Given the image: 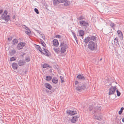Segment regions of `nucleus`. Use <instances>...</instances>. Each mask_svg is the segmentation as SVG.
I'll use <instances>...</instances> for the list:
<instances>
[{"instance_id":"1","label":"nucleus","mask_w":124,"mask_h":124,"mask_svg":"<svg viewBox=\"0 0 124 124\" xmlns=\"http://www.w3.org/2000/svg\"><path fill=\"white\" fill-rule=\"evenodd\" d=\"M59 47L61 48V53L63 54L66 52L68 46L65 41H62L61 42Z\"/></svg>"},{"instance_id":"2","label":"nucleus","mask_w":124,"mask_h":124,"mask_svg":"<svg viewBox=\"0 0 124 124\" xmlns=\"http://www.w3.org/2000/svg\"><path fill=\"white\" fill-rule=\"evenodd\" d=\"M88 48L92 51L97 50V45L96 43H95L92 41H90L89 43Z\"/></svg>"},{"instance_id":"3","label":"nucleus","mask_w":124,"mask_h":124,"mask_svg":"<svg viewBox=\"0 0 124 124\" xmlns=\"http://www.w3.org/2000/svg\"><path fill=\"white\" fill-rule=\"evenodd\" d=\"M8 12L7 10H5L1 15V19L4 20L6 22H8L10 20V17L9 15H7Z\"/></svg>"},{"instance_id":"4","label":"nucleus","mask_w":124,"mask_h":124,"mask_svg":"<svg viewBox=\"0 0 124 124\" xmlns=\"http://www.w3.org/2000/svg\"><path fill=\"white\" fill-rule=\"evenodd\" d=\"M86 87V86L85 84H83L82 85H79L78 86L76 87V89L77 91L80 92L83 90H84Z\"/></svg>"},{"instance_id":"5","label":"nucleus","mask_w":124,"mask_h":124,"mask_svg":"<svg viewBox=\"0 0 124 124\" xmlns=\"http://www.w3.org/2000/svg\"><path fill=\"white\" fill-rule=\"evenodd\" d=\"M81 26H83L85 28L89 26V24L87 22L85 21L81 20L79 22Z\"/></svg>"},{"instance_id":"6","label":"nucleus","mask_w":124,"mask_h":124,"mask_svg":"<svg viewBox=\"0 0 124 124\" xmlns=\"http://www.w3.org/2000/svg\"><path fill=\"white\" fill-rule=\"evenodd\" d=\"M26 43L24 42H21L19 43L17 45L16 48L18 50L22 49L25 46Z\"/></svg>"},{"instance_id":"7","label":"nucleus","mask_w":124,"mask_h":124,"mask_svg":"<svg viewBox=\"0 0 124 124\" xmlns=\"http://www.w3.org/2000/svg\"><path fill=\"white\" fill-rule=\"evenodd\" d=\"M116 89L117 88L116 86H111L109 89L108 93L109 95H110L114 94L115 92Z\"/></svg>"},{"instance_id":"8","label":"nucleus","mask_w":124,"mask_h":124,"mask_svg":"<svg viewBox=\"0 0 124 124\" xmlns=\"http://www.w3.org/2000/svg\"><path fill=\"white\" fill-rule=\"evenodd\" d=\"M66 112L68 114L70 115H73L77 114V111L74 110L73 111L70 110H67Z\"/></svg>"},{"instance_id":"9","label":"nucleus","mask_w":124,"mask_h":124,"mask_svg":"<svg viewBox=\"0 0 124 124\" xmlns=\"http://www.w3.org/2000/svg\"><path fill=\"white\" fill-rule=\"evenodd\" d=\"M101 106H98L95 107L93 109V114H94V113H96V112H98V110H101Z\"/></svg>"},{"instance_id":"10","label":"nucleus","mask_w":124,"mask_h":124,"mask_svg":"<svg viewBox=\"0 0 124 124\" xmlns=\"http://www.w3.org/2000/svg\"><path fill=\"white\" fill-rule=\"evenodd\" d=\"M79 117L78 116H73L71 119V122L72 123H75L76 121H77L78 118Z\"/></svg>"},{"instance_id":"11","label":"nucleus","mask_w":124,"mask_h":124,"mask_svg":"<svg viewBox=\"0 0 124 124\" xmlns=\"http://www.w3.org/2000/svg\"><path fill=\"white\" fill-rule=\"evenodd\" d=\"M25 63V61L24 60H20L18 62V64L19 66H22L24 65Z\"/></svg>"},{"instance_id":"12","label":"nucleus","mask_w":124,"mask_h":124,"mask_svg":"<svg viewBox=\"0 0 124 124\" xmlns=\"http://www.w3.org/2000/svg\"><path fill=\"white\" fill-rule=\"evenodd\" d=\"M44 85L49 90H51L52 88V86L50 84L47 83H45L44 84Z\"/></svg>"},{"instance_id":"13","label":"nucleus","mask_w":124,"mask_h":124,"mask_svg":"<svg viewBox=\"0 0 124 124\" xmlns=\"http://www.w3.org/2000/svg\"><path fill=\"white\" fill-rule=\"evenodd\" d=\"M118 37H120L121 39H123V35L122 32L118 30L117 31Z\"/></svg>"},{"instance_id":"14","label":"nucleus","mask_w":124,"mask_h":124,"mask_svg":"<svg viewBox=\"0 0 124 124\" xmlns=\"http://www.w3.org/2000/svg\"><path fill=\"white\" fill-rule=\"evenodd\" d=\"M53 45L56 47L57 46L59 45V43L58 40L56 39H54L53 41Z\"/></svg>"},{"instance_id":"15","label":"nucleus","mask_w":124,"mask_h":124,"mask_svg":"<svg viewBox=\"0 0 124 124\" xmlns=\"http://www.w3.org/2000/svg\"><path fill=\"white\" fill-rule=\"evenodd\" d=\"M77 78L79 79L84 80L85 78L82 75L79 74L77 77Z\"/></svg>"},{"instance_id":"16","label":"nucleus","mask_w":124,"mask_h":124,"mask_svg":"<svg viewBox=\"0 0 124 124\" xmlns=\"http://www.w3.org/2000/svg\"><path fill=\"white\" fill-rule=\"evenodd\" d=\"M12 66L14 70H16L18 68V66L16 63L14 62L12 64Z\"/></svg>"},{"instance_id":"17","label":"nucleus","mask_w":124,"mask_h":124,"mask_svg":"<svg viewBox=\"0 0 124 124\" xmlns=\"http://www.w3.org/2000/svg\"><path fill=\"white\" fill-rule=\"evenodd\" d=\"M78 32L80 36H83L84 34V31L83 30H79L78 31Z\"/></svg>"},{"instance_id":"18","label":"nucleus","mask_w":124,"mask_h":124,"mask_svg":"<svg viewBox=\"0 0 124 124\" xmlns=\"http://www.w3.org/2000/svg\"><path fill=\"white\" fill-rule=\"evenodd\" d=\"M90 40V38L88 36L85 38L84 42L86 44H87Z\"/></svg>"},{"instance_id":"19","label":"nucleus","mask_w":124,"mask_h":124,"mask_svg":"<svg viewBox=\"0 0 124 124\" xmlns=\"http://www.w3.org/2000/svg\"><path fill=\"white\" fill-rule=\"evenodd\" d=\"M18 40L16 39H14L12 41V44L13 45L17 44L18 43Z\"/></svg>"},{"instance_id":"20","label":"nucleus","mask_w":124,"mask_h":124,"mask_svg":"<svg viewBox=\"0 0 124 124\" xmlns=\"http://www.w3.org/2000/svg\"><path fill=\"white\" fill-rule=\"evenodd\" d=\"M52 82L55 84H56L58 82V80L56 78H53L52 79Z\"/></svg>"},{"instance_id":"21","label":"nucleus","mask_w":124,"mask_h":124,"mask_svg":"<svg viewBox=\"0 0 124 124\" xmlns=\"http://www.w3.org/2000/svg\"><path fill=\"white\" fill-rule=\"evenodd\" d=\"M42 54H43L44 55L48 57L50 56L51 54L50 52L48 51H46V52H45V53L43 52Z\"/></svg>"},{"instance_id":"22","label":"nucleus","mask_w":124,"mask_h":124,"mask_svg":"<svg viewBox=\"0 0 124 124\" xmlns=\"http://www.w3.org/2000/svg\"><path fill=\"white\" fill-rule=\"evenodd\" d=\"M47 67H48L50 68H52V67L51 66H49L48 64L46 63H45L43 66V68H46Z\"/></svg>"},{"instance_id":"23","label":"nucleus","mask_w":124,"mask_h":124,"mask_svg":"<svg viewBox=\"0 0 124 124\" xmlns=\"http://www.w3.org/2000/svg\"><path fill=\"white\" fill-rule=\"evenodd\" d=\"M118 38L117 37H116L114 39V42L115 43V45H116L117 46V44L119 45L118 43Z\"/></svg>"},{"instance_id":"24","label":"nucleus","mask_w":124,"mask_h":124,"mask_svg":"<svg viewBox=\"0 0 124 124\" xmlns=\"http://www.w3.org/2000/svg\"><path fill=\"white\" fill-rule=\"evenodd\" d=\"M16 51L14 50L10 51L9 52V54L10 55H14L16 53Z\"/></svg>"},{"instance_id":"25","label":"nucleus","mask_w":124,"mask_h":124,"mask_svg":"<svg viewBox=\"0 0 124 124\" xmlns=\"http://www.w3.org/2000/svg\"><path fill=\"white\" fill-rule=\"evenodd\" d=\"M40 43L44 47H46V44L45 43L44 41L41 39H40Z\"/></svg>"},{"instance_id":"26","label":"nucleus","mask_w":124,"mask_h":124,"mask_svg":"<svg viewBox=\"0 0 124 124\" xmlns=\"http://www.w3.org/2000/svg\"><path fill=\"white\" fill-rule=\"evenodd\" d=\"M90 38V40H93V41L95 40L96 38L97 37L94 36H92L89 37Z\"/></svg>"},{"instance_id":"27","label":"nucleus","mask_w":124,"mask_h":124,"mask_svg":"<svg viewBox=\"0 0 124 124\" xmlns=\"http://www.w3.org/2000/svg\"><path fill=\"white\" fill-rule=\"evenodd\" d=\"M25 61L28 62L30 61V58L29 56L28 55L25 57Z\"/></svg>"},{"instance_id":"28","label":"nucleus","mask_w":124,"mask_h":124,"mask_svg":"<svg viewBox=\"0 0 124 124\" xmlns=\"http://www.w3.org/2000/svg\"><path fill=\"white\" fill-rule=\"evenodd\" d=\"M54 5L56 6L59 2V0H53V1Z\"/></svg>"},{"instance_id":"29","label":"nucleus","mask_w":124,"mask_h":124,"mask_svg":"<svg viewBox=\"0 0 124 124\" xmlns=\"http://www.w3.org/2000/svg\"><path fill=\"white\" fill-rule=\"evenodd\" d=\"M52 79V77L51 76H47L46 78V80L47 81H50Z\"/></svg>"},{"instance_id":"30","label":"nucleus","mask_w":124,"mask_h":124,"mask_svg":"<svg viewBox=\"0 0 124 124\" xmlns=\"http://www.w3.org/2000/svg\"><path fill=\"white\" fill-rule=\"evenodd\" d=\"M110 26L112 28L114 29L115 28V25L113 23H111L110 24Z\"/></svg>"},{"instance_id":"31","label":"nucleus","mask_w":124,"mask_h":124,"mask_svg":"<svg viewBox=\"0 0 124 124\" xmlns=\"http://www.w3.org/2000/svg\"><path fill=\"white\" fill-rule=\"evenodd\" d=\"M16 59V57H11L10 58V60L11 61H15Z\"/></svg>"},{"instance_id":"32","label":"nucleus","mask_w":124,"mask_h":124,"mask_svg":"<svg viewBox=\"0 0 124 124\" xmlns=\"http://www.w3.org/2000/svg\"><path fill=\"white\" fill-rule=\"evenodd\" d=\"M95 118L96 119L98 120H101L102 119V118L100 116H95Z\"/></svg>"},{"instance_id":"33","label":"nucleus","mask_w":124,"mask_h":124,"mask_svg":"<svg viewBox=\"0 0 124 124\" xmlns=\"http://www.w3.org/2000/svg\"><path fill=\"white\" fill-rule=\"evenodd\" d=\"M116 92L117 93V95L118 96H119L121 94V93L120 92L118 91V89H117V90H116Z\"/></svg>"},{"instance_id":"34","label":"nucleus","mask_w":124,"mask_h":124,"mask_svg":"<svg viewBox=\"0 0 124 124\" xmlns=\"http://www.w3.org/2000/svg\"><path fill=\"white\" fill-rule=\"evenodd\" d=\"M84 19V17L82 16H80L78 18H77V19L78 20H82Z\"/></svg>"},{"instance_id":"35","label":"nucleus","mask_w":124,"mask_h":124,"mask_svg":"<svg viewBox=\"0 0 124 124\" xmlns=\"http://www.w3.org/2000/svg\"><path fill=\"white\" fill-rule=\"evenodd\" d=\"M60 78L61 80V83H63L64 82V78H63V77L61 76H60Z\"/></svg>"},{"instance_id":"36","label":"nucleus","mask_w":124,"mask_h":124,"mask_svg":"<svg viewBox=\"0 0 124 124\" xmlns=\"http://www.w3.org/2000/svg\"><path fill=\"white\" fill-rule=\"evenodd\" d=\"M34 10L35 11L37 14H39V12L38 9L37 8H35L34 9Z\"/></svg>"},{"instance_id":"37","label":"nucleus","mask_w":124,"mask_h":124,"mask_svg":"<svg viewBox=\"0 0 124 124\" xmlns=\"http://www.w3.org/2000/svg\"><path fill=\"white\" fill-rule=\"evenodd\" d=\"M67 0H59V2L60 3H63L66 2Z\"/></svg>"},{"instance_id":"38","label":"nucleus","mask_w":124,"mask_h":124,"mask_svg":"<svg viewBox=\"0 0 124 124\" xmlns=\"http://www.w3.org/2000/svg\"><path fill=\"white\" fill-rule=\"evenodd\" d=\"M55 37L57 38L61 39L62 38V36L59 35H57L55 36Z\"/></svg>"},{"instance_id":"39","label":"nucleus","mask_w":124,"mask_h":124,"mask_svg":"<svg viewBox=\"0 0 124 124\" xmlns=\"http://www.w3.org/2000/svg\"><path fill=\"white\" fill-rule=\"evenodd\" d=\"M93 108V106H90L89 107V110L91 111L92 110Z\"/></svg>"},{"instance_id":"40","label":"nucleus","mask_w":124,"mask_h":124,"mask_svg":"<svg viewBox=\"0 0 124 124\" xmlns=\"http://www.w3.org/2000/svg\"><path fill=\"white\" fill-rule=\"evenodd\" d=\"M12 37L11 36L9 38H8V41H10L12 40Z\"/></svg>"},{"instance_id":"41","label":"nucleus","mask_w":124,"mask_h":124,"mask_svg":"<svg viewBox=\"0 0 124 124\" xmlns=\"http://www.w3.org/2000/svg\"><path fill=\"white\" fill-rule=\"evenodd\" d=\"M29 31L30 32L27 31H25V32L26 34H27L28 35H29L30 34V33L31 32L30 31V30H29Z\"/></svg>"},{"instance_id":"42","label":"nucleus","mask_w":124,"mask_h":124,"mask_svg":"<svg viewBox=\"0 0 124 124\" xmlns=\"http://www.w3.org/2000/svg\"><path fill=\"white\" fill-rule=\"evenodd\" d=\"M54 50L55 52L57 53L58 52L59 50V49L58 48V49H54Z\"/></svg>"},{"instance_id":"43","label":"nucleus","mask_w":124,"mask_h":124,"mask_svg":"<svg viewBox=\"0 0 124 124\" xmlns=\"http://www.w3.org/2000/svg\"><path fill=\"white\" fill-rule=\"evenodd\" d=\"M38 50L40 52L41 54H42L43 52L42 51V50L40 47L38 49Z\"/></svg>"},{"instance_id":"44","label":"nucleus","mask_w":124,"mask_h":124,"mask_svg":"<svg viewBox=\"0 0 124 124\" xmlns=\"http://www.w3.org/2000/svg\"><path fill=\"white\" fill-rule=\"evenodd\" d=\"M69 4V3L68 2H66L64 4V5H65L66 6H68Z\"/></svg>"},{"instance_id":"45","label":"nucleus","mask_w":124,"mask_h":124,"mask_svg":"<svg viewBox=\"0 0 124 124\" xmlns=\"http://www.w3.org/2000/svg\"><path fill=\"white\" fill-rule=\"evenodd\" d=\"M46 92L47 93H49L50 94L51 93V91H50L48 90L47 89L46 90Z\"/></svg>"},{"instance_id":"46","label":"nucleus","mask_w":124,"mask_h":124,"mask_svg":"<svg viewBox=\"0 0 124 124\" xmlns=\"http://www.w3.org/2000/svg\"><path fill=\"white\" fill-rule=\"evenodd\" d=\"M74 37L75 38L76 42L78 43V40L77 39V38L76 37V36H74Z\"/></svg>"},{"instance_id":"47","label":"nucleus","mask_w":124,"mask_h":124,"mask_svg":"<svg viewBox=\"0 0 124 124\" xmlns=\"http://www.w3.org/2000/svg\"><path fill=\"white\" fill-rule=\"evenodd\" d=\"M111 84L110 82H108V83H106V85L107 86H108L109 85H111Z\"/></svg>"},{"instance_id":"48","label":"nucleus","mask_w":124,"mask_h":124,"mask_svg":"<svg viewBox=\"0 0 124 124\" xmlns=\"http://www.w3.org/2000/svg\"><path fill=\"white\" fill-rule=\"evenodd\" d=\"M42 37L43 39L45 40V37L44 35H42Z\"/></svg>"},{"instance_id":"49","label":"nucleus","mask_w":124,"mask_h":124,"mask_svg":"<svg viewBox=\"0 0 124 124\" xmlns=\"http://www.w3.org/2000/svg\"><path fill=\"white\" fill-rule=\"evenodd\" d=\"M36 45V47L37 49H38L40 47V46L38 45Z\"/></svg>"},{"instance_id":"50","label":"nucleus","mask_w":124,"mask_h":124,"mask_svg":"<svg viewBox=\"0 0 124 124\" xmlns=\"http://www.w3.org/2000/svg\"><path fill=\"white\" fill-rule=\"evenodd\" d=\"M36 31L38 33H39V34H40L41 33V31H39L38 30H36Z\"/></svg>"},{"instance_id":"51","label":"nucleus","mask_w":124,"mask_h":124,"mask_svg":"<svg viewBox=\"0 0 124 124\" xmlns=\"http://www.w3.org/2000/svg\"><path fill=\"white\" fill-rule=\"evenodd\" d=\"M71 32L73 34V35L74 37V36H76V34H75V33L74 32H73L72 31Z\"/></svg>"},{"instance_id":"52","label":"nucleus","mask_w":124,"mask_h":124,"mask_svg":"<svg viewBox=\"0 0 124 124\" xmlns=\"http://www.w3.org/2000/svg\"><path fill=\"white\" fill-rule=\"evenodd\" d=\"M3 12V10L2 9H0V15L1 14V13Z\"/></svg>"},{"instance_id":"53","label":"nucleus","mask_w":124,"mask_h":124,"mask_svg":"<svg viewBox=\"0 0 124 124\" xmlns=\"http://www.w3.org/2000/svg\"><path fill=\"white\" fill-rule=\"evenodd\" d=\"M78 83V81H76L75 82V85H76Z\"/></svg>"},{"instance_id":"54","label":"nucleus","mask_w":124,"mask_h":124,"mask_svg":"<svg viewBox=\"0 0 124 124\" xmlns=\"http://www.w3.org/2000/svg\"><path fill=\"white\" fill-rule=\"evenodd\" d=\"M43 49L44 50L45 52H46V51H48V50H47L45 48H43Z\"/></svg>"},{"instance_id":"55","label":"nucleus","mask_w":124,"mask_h":124,"mask_svg":"<svg viewBox=\"0 0 124 124\" xmlns=\"http://www.w3.org/2000/svg\"><path fill=\"white\" fill-rule=\"evenodd\" d=\"M43 49L44 50L45 52H46V51H48V50H47L45 48H43Z\"/></svg>"},{"instance_id":"56","label":"nucleus","mask_w":124,"mask_h":124,"mask_svg":"<svg viewBox=\"0 0 124 124\" xmlns=\"http://www.w3.org/2000/svg\"><path fill=\"white\" fill-rule=\"evenodd\" d=\"M43 49L44 50L45 52H46V51H48V50H47L45 48H43Z\"/></svg>"},{"instance_id":"57","label":"nucleus","mask_w":124,"mask_h":124,"mask_svg":"<svg viewBox=\"0 0 124 124\" xmlns=\"http://www.w3.org/2000/svg\"><path fill=\"white\" fill-rule=\"evenodd\" d=\"M43 49L44 50L45 52H46V51H48V50H47L45 48H43Z\"/></svg>"},{"instance_id":"58","label":"nucleus","mask_w":124,"mask_h":124,"mask_svg":"<svg viewBox=\"0 0 124 124\" xmlns=\"http://www.w3.org/2000/svg\"><path fill=\"white\" fill-rule=\"evenodd\" d=\"M43 49L44 50L45 52H46V51H48V50H47L45 48H43Z\"/></svg>"},{"instance_id":"59","label":"nucleus","mask_w":124,"mask_h":124,"mask_svg":"<svg viewBox=\"0 0 124 124\" xmlns=\"http://www.w3.org/2000/svg\"><path fill=\"white\" fill-rule=\"evenodd\" d=\"M122 112L120 110L119 111L118 113L119 114L121 115L122 114Z\"/></svg>"},{"instance_id":"60","label":"nucleus","mask_w":124,"mask_h":124,"mask_svg":"<svg viewBox=\"0 0 124 124\" xmlns=\"http://www.w3.org/2000/svg\"><path fill=\"white\" fill-rule=\"evenodd\" d=\"M124 108L123 107H122L120 109V111H121L122 112H123V110L124 109Z\"/></svg>"},{"instance_id":"61","label":"nucleus","mask_w":124,"mask_h":124,"mask_svg":"<svg viewBox=\"0 0 124 124\" xmlns=\"http://www.w3.org/2000/svg\"><path fill=\"white\" fill-rule=\"evenodd\" d=\"M24 26H25V29H26V30H28V29H29L27 27H26V26L24 25Z\"/></svg>"},{"instance_id":"62","label":"nucleus","mask_w":124,"mask_h":124,"mask_svg":"<svg viewBox=\"0 0 124 124\" xmlns=\"http://www.w3.org/2000/svg\"><path fill=\"white\" fill-rule=\"evenodd\" d=\"M15 15H14L12 17V18L13 19H14L15 18Z\"/></svg>"},{"instance_id":"63","label":"nucleus","mask_w":124,"mask_h":124,"mask_svg":"<svg viewBox=\"0 0 124 124\" xmlns=\"http://www.w3.org/2000/svg\"><path fill=\"white\" fill-rule=\"evenodd\" d=\"M122 122L124 123V118H123L122 120Z\"/></svg>"},{"instance_id":"64","label":"nucleus","mask_w":124,"mask_h":124,"mask_svg":"<svg viewBox=\"0 0 124 124\" xmlns=\"http://www.w3.org/2000/svg\"><path fill=\"white\" fill-rule=\"evenodd\" d=\"M102 60V58H101L100 59V61H101V60Z\"/></svg>"}]
</instances>
